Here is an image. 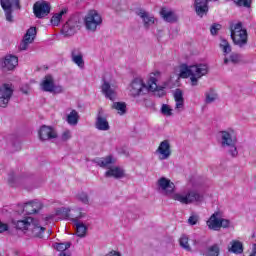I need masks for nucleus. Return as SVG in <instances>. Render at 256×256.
<instances>
[{"instance_id":"25","label":"nucleus","mask_w":256,"mask_h":256,"mask_svg":"<svg viewBox=\"0 0 256 256\" xmlns=\"http://www.w3.org/2000/svg\"><path fill=\"white\" fill-rule=\"evenodd\" d=\"M30 229L32 237H36L39 239L43 238V235L45 233V227L39 226V223H36L35 220L31 222Z\"/></svg>"},{"instance_id":"52","label":"nucleus","mask_w":256,"mask_h":256,"mask_svg":"<svg viewBox=\"0 0 256 256\" xmlns=\"http://www.w3.org/2000/svg\"><path fill=\"white\" fill-rule=\"evenodd\" d=\"M249 256H256V244L253 245L252 252Z\"/></svg>"},{"instance_id":"48","label":"nucleus","mask_w":256,"mask_h":256,"mask_svg":"<svg viewBox=\"0 0 256 256\" xmlns=\"http://www.w3.org/2000/svg\"><path fill=\"white\" fill-rule=\"evenodd\" d=\"M78 199H79V201H82L85 205H87V203H89V196H87V194H85V193L79 194Z\"/></svg>"},{"instance_id":"51","label":"nucleus","mask_w":256,"mask_h":256,"mask_svg":"<svg viewBox=\"0 0 256 256\" xmlns=\"http://www.w3.org/2000/svg\"><path fill=\"white\" fill-rule=\"evenodd\" d=\"M106 256H121V254L115 250L110 251Z\"/></svg>"},{"instance_id":"11","label":"nucleus","mask_w":256,"mask_h":256,"mask_svg":"<svg viewBox=\"0 0 256 256\" xmlns=\"http://www.w3.org/2000/svg\"><path fill=\"white\" fill-rule=\"evenodd\" d=\"M33 13L37 19H43L51 13V4L49 2H36L33 6Z\"/></svg>"},{"instance_id":"15","label":"nucleus","mask_w":256,"mask_h":256,"mask_svg":"<svg viewBox=\"0 0 256 256\" xmlns=\"http://www.w3.org/2000/svg\"><path fill=\"white\" fill-rule=\"evenodd\" d=\"M219 217H221V212H219V211L214 212L210 216V218L206 222L208 229H210L211 231H220L221 230V218H219Z\"/></svg>"},{"instance_id":"55","label":"nucleus","mask_w":256,"mask_h":256,"mask_svg":"<svg viewBox=\"0 0 256 256\" xmlns=\"http://www.w3.org/2000/svg\"><path fill=\"white\" fill-rule=\"evenodd\" d=\"M9 183H10V185H11V183H13V182L11 181V179H9Z\"/></svg>"},{"instance_id":"24","label":"nucleus","mask_w":256,"mask_h":256,"mask_svg":"<svg viewBox=\"0 0 256 256\" xmlns=\"http://www.w3.org/2000/svg\"><path fill=\"white\" fill-rule=\"evenodd\" d=\"M95 127L98 131H109L111 127L109 126V121H107V116H102L101 112H99L96 117Z\"/></svg>"},{"instance_id":"46","label":"nucleus","mask_w":256,"mask_h":256,"mask_svg":"<svg viewBox=\"0 0 256 256\" xmlns=\"http://www.w3.org/2000/svg\"><path fill=\"white\" fill-rule=\"evenodd\" d=\"M231 225V221L228 219L220 218V229H228V227Z\"/></svg>"},{"instance_id":"34","label":"nucleus","mask_w":256,"mask_h":256,"mask_svg":"<svg viewBox=\"0 0 256 256\" xmlns=\"http://www.w3.org/2000/svg\"><path fill=\"white\" fill-rule=\"evenodd\" d=\"M112 109L118 111L119 115H125L127 113V104L125 102H114Z\"/></svg>"},{"instance_id":"54","label":"nucleus","mask_w":256,"mask_h":256,"mask_svg":"<svg viewBox=\"0 0 256 256\" xmlns=\"http://www.w3.org/2000/svg\"><path fill=\"white\" fill-rule=\"evenodd\" d=\"M224 63H225V65H227V63H229V58H225Z\"/></svg>"},{"instance_id":"35","label":"nucleus","mask_w":256,"mask_h":256,"mask_svg":"<svg viewBox=\"0 0 256 256\" xmlns=\"http://www.w3.org/2000/svg\"><path fill=\"white\" fill-rule=\"evenodd\" d=\"M236 7H244L245 9H251L253 0H232Z\"/></svg>"},{"instance_id":"4","label":"nucleus","mask_w":256,"mask_h":256,"mask_svg":"<svg viewBox=\"0 0 256 256\" xmlns=\"http://www.w3.org/2000/svg\"><path fill=\"white\" fill-rule=\"evenodd\" d=\"M79 29H81V22L79 21V17L71 16L63 25L61 33L64 35V37H73V35H75Z\"/></svg>"},{"instance_id":"29","label":"nucleus","mask_w":256,"mask_h":256,"mask_svg":"<svg viewBox=\"0 0 256 256\" xmlns=\"http://www.w3.org/2000/svg\"><path fill=\"white\" fill-rule=\"evenodd\" d=\"M31 223H33L32 217H26L24 220H18L15 223L16 229H19L20 231H27V229H30Z\"/></svg>"},{"instance_id":"9","label":"nucleus","mask_w":256,"mask_h":256,"mask_svg":"<svg viewBox=\"0 0 256 256\" xmlns=\"http://www.w3.org/2000/svg\"><path fill=\"white\" fill-rule=\"evenodd\" d=\"M11 97H13V85L5 83L0 86V107H7Z\"/></svg>"},{"instance_id":"5","label":"nucleus","mask_w":256,"mask_h":256,"mask_svg":"<svg viewBox=\"0 0 256 256\" xmlns=\"http://www.w3.org/2000/svg\"><path fill=\"white\" fill-rule=\"evenodd\" d=\"M0 4L5 12L6 21L13 23V7L21 9V0H0Z\"/></svg>"},{"instance_id":"27","label":"nucleus","mask_w":256,"mask_h":256,"mask_svg":"<svg viewBox=\"0 0 256 256\" xmlns=\"http://www.w3.org/2000/svg\"><path fill=\"white\" fill-rule=\"evenodd\" d=\"M174 100H175V109L179 111L185 107V99L183 98V91L181 89H176L174 93Z\"/></svg>"},{"instance_id":"36","label":"nucleus","mask_w":256,"mask_h":256,"mask_svg":"<svg viewBox=\"0 0 256 256\" xmlns=\"http://www.w3.org/2000/svg\"><path fill=\"white\" fill-rule=\"evenodd\" d=\"M71 209L69 208H58L56 210V215L62 217V219H71Z\"/></svg>"},{"instance_id":"22","label":"nucleus","mask_w":256,"mask_h":256,"mask_svg":"<svg viewBox=\"0 0 256 256\" xmlns=\"http://www.w3.org/2000/svg\"><path fill=\"white\" fill-rule=\"evenodd\" d=\"M71 59L80 69L85 68V60H83V53L80 49L75 48L71 51Z\"/></svg>"},{"instance_id":"43","label":"nucleus","mask_w":256,"mask_h":256,"mask_svg":"<svg viewBox=\"0 0 256 256\" xmlns=\"http://www.w3.org/2000/svg\"><path fill=\"white\" fill-rule=\"evenodd\" d=\"M217 99V93L214 90H210L209 93L206 94V103H213Z\"/></svg>"},{"instance_id":"8","label":"nucleus","mask_w":256,"mask_h":256,"mask_svg":"<svg viewBox=\"0 0 256 256\" xmlns=\"http://www.w3.org/2000/svg\"><path fill=\"white\" fill-rule=\"evenodd\" d=\"M147 91V85L141 78H135L130 84V95L131 97H141L145 95Z\"/></svg>"},{"instance_id":"30","label":"nucleus","mask_w":256,"mask_h":256,"mask_svg":"<svg viewBox=\"0 0 256 256\" xmlns=\"http://www.w3.org/2000/svg\"><path fill=\"white\" fill-rule=\"evenodd\" d=\"M106 177H114L115 179H121L122 177H125V172L119 168H111L105 173Z\"/></svg>"},{"instance_id":"14","label":"nucleus","mask_w":256,"mask_h":256,"mask_svg":"<svg viewBox=\"0 0 256 256\" xmlns=\"http://www.w3.org/2000/svg\"><path fill=\"white\" fill-rule=\"evenodd\" d=\"M76 213H78V215L75 218H72L71 220L73 221V223H75L76 226V235L78 237H85L87 235V226H85V224L79 222V219H81V217H83V212H81V208H78L76 210Z\"/></svg>"},{"instance_id":"49","label":"nucleus","mask_w":256,"mask_h":256,"mask_svg":"<svg viewBox=\"0 0 256 256\" xmlns=\"http://www.w3.org/2000/svg\"><path fill=\"white\" fill-rule=\"evenodd\" d=\"M71 139V131L66 130L62 134V141H69Z\"/></svg>"},{"instance_id":"47","label":"nucleus","mask_w":256,"mask_h":256,"mask_svg":"<svg viewBox=\"0 0 256 256\" xmlns=\"http://www.w3.org/2000/svg\"><path fill=\"white\" fill-rule=\"evenodd\" d=\"M189 225H197L199 223V216L198 215H191L188 218Z\"/></svg>"},{"instance_id":"37","label":"nucleus","mask_w":256,"mask_h":256,"mask_svg":"<svg viewBox=\"0 0 256 256\" xmlns=\"http://www.w3.org/2000/svg\"><path fill=\"white\" fill-rule=\"evenodd\" d=\"M179 244L185 251H191V246L189 245V237L187 235H182L179 239Z\"/></svg>"},{"instance_id":"38","label":"nucleus","mask_w":256,"mask_h":256,"mask_svg":"<svg viewBox=\"0 0 256 256\" xmlns=\"http://www.w3.org/2000/svg\"><path fill=\"white\" fill-rule=\"evenodd\" d=\"M220 48L222 49L224 55H228V53L231 52V44H229V41L225 39L221 40Z\"/></svg>"},{"instance_id":"3","label":"nucleus","mask_w":256,"mask_h":256,"mask_svg":"<svg viewBox=\"0 0 256 256\" xmlns=\"http://www.w3.org/2000/svg\"><path fill=\"white\" fill-rule=\"evenodd\" d=\"M103 23V17L97 10H89L86 16L84 17V25L87 31L95 33L97 27H101Z\"/></svg>"},{"instance_id":"50","label":"nucleus","mask_w":256,"mask_h":256,"mask_svg":"<svg viewBox=\"0 0 256 256\" xmlns=\"http://www.w3.org/2000/svg\"><path fill=\"white\" fill-rule=\"evenodd\" d=\"M5 231H9V225L0 221V233H5Z\"/></svg>"},{"instance_id":"13","label":"nucleus","mask_w":256,"mask_h":256,"mask_svg":"<svg viewBox=\"0 0 256 256\" xmlns=\"http://www.w3.org/2000/svg\"><path fill=\"white\" fill-rule=\"evenodd\" d=\"M161 77V72L155 71L150 74L148 79V90L149 91H161L162 95H165V87L157 85V79Z\"/></svg>"},{"instance_id":"41","label":"nucleus","mask_w":256,"mask_h":256,"mask_svg":"<svg viewBox=\"0 0 256 256\" xmlns=\"http://www.w3.org/2000/svg\"><path fill=\"white\" fill-rule=\"evenodd\" d=\"M162 115H166V117H171L173 115V109L167 104H163L161 107Z\"/></svg>"},{"instance_id":"53","label":"nucleus","mask_w":256,"mask_h":256,"mask_svg":"<svg viewBox=\"0 0 256 256\" xmlns=\"http://www.w3.org/2000/svg\"><path fill=\"white\" fill-rule=\"evenodd\" d=\"M60 256H71V252L67 250L66 252L60 253Z\"/></svg>"},{"instance_id":"39","label":"nucleus","mask_w":256,"mask_h":256,"mask_svg":"<svg viewBox=\"0 0 256 256\" xmlns=\"http://www.w3.org/2000/svg\"><path fill=\"white\" fill-rule=\"evenodd\" d=\"M69 247H71V243L70 242H66V243H56L55 245V249L57 251H59L60 253H65L67 252V249H69Z\"/></svg>"},{"instance_id":"45","label":"nucleus","mask_w":256,"mask_h":256,"mask_svg":"<svg viewBox=\"0 0 256 256\" xmlns=\"http://www.w3.org/2000/svg\"><path fill=\"white\" fill-rule=\"evenodd\" d=\"M231 63H241V55L238 53H232L230 55Z\"/></svg>"},{"instance_id":"33","label":"nucleus","mask_w":256,"mask_h":256,"mask_svg":"<svg viewBox=\"0 0 256 256\" xmlns=\"http://www.w3.org/2000/svg\"><path fill=\"white\" fill-rule=\"evenodd\" d=\"M68 125H77L79 123V112L72 110L66 118Z\"/></svg>"},{"instance_id":"44","label":"nucleus","mask_w":256,"mask_h":256,"mask_svg":"<svg viewBox=\"0 0 256 256\" xmlns=\"http://www.w3.org/2000/svg\"><path fill=\"white\" fill-rule=\"evenodd\" d=\"M219 31H221V24H217V23L212 24V26L210 27L211 35H217Z\"/></svg>"},{"instance_id":"7","label":"nucleus","mask_w":256,"mask_h":256,"mask_svg":"<svg viewBox=\"0 0 256 256\" xmlns=\"http://www.w3.org/2000/svg\"><path fill=\"white\" fill-rule=\"evenodd\" d=\"M222 147H230V155H232V157H237L238 153L237 152V138H233V136H231V134L227 131H222Z\"/></svg>"},{"instance_id":"23","label":"nucleus","mask_w":256,"mask_h":256,"mask_svg":"<svg viewBox=\"0 0 256 256\" xmlns=\"http://www.w3.org/2000/svg\"><path fill=\"white\" fill-rule=\"evenodd\" d=\"M17 65H19V58L15 55H7L4 58L2 67L7 71H13Z\"/></svg>"},{"instance_id":"1","label":"nucleus","mask_w":256,"mask_h":256,"mask_svg":"<svg viewBox=\"0 0 256 256\" xmlns=\"http://www.w3.org/2000/svg\"><path fill=\"white\" fill-rule=\"evenodd\" d=\"M208 68L205 64L187 66V64L180 65V74L181 79H188L190 77L191 85L193 87L197 86V83L201 77L207 75Z\"/></svg>"},{"instance_id":"32","label":"nucleus","mask_w":256,"mask_h":256,"mask_svg":"<svg viewBox=\"0 0 256 256\" xmlns=\"http://www.w3.org/2000/svg\"><path fill=\"white\" fill-rule=\"evenodd\" d=\"M67 11V8H63L59 13H56L52 16L50 21L54 25V27H59L61 19H63V15L67 14Z\"/></svg>"},{"instance_id":"18","label":"nucleus","mask_w":256,"mask_h":256,"mask_svg":"<svg viewBox=\"0 0 256 256\" xmlns=\"http://www.w3.org/2000/svg\"><path fill=\"white\" fill-rule=\"evenodd\" d=\"M195 12L198 17H203L209 13V0H194Z\"/></svg>"},{"instance_id":"12","label":"nucleus","mask_w":256,"mask_h":256,"mask_svg":"<svg viewBox=\"0 0 256 256\" xmlns=\"http://www.w3.org/2000/svg\"><path fill=\"white\" fill-rule=\"evenodd\" d=\"M35 37H37V28L30 27L26 34L24 35L22 42L20 43L19 49L20 51H27L29 45L35 41Z\"/></svg>"},{"instance_id":"42","label":"nucleus","mask_w":256,"mask_h":256,"mask_svg":"<svg viewBox=\"0 0 256 256\" xmlns=\"http://www.w3.org/2000/svg\"><path fill=\"white\" fill-rule=\"evenodd\" d=\"M219 246L214 244L208 248V256H219Z\"/></svg>"},{"instance_id":"19","label":"nucleus","mask_w":256,"mask_h":256,"mask_svg":"<svg viewBox=\"0 0 256 256\" xmlns=\"http://www.w3.org/2000/svg\"><path fill=\"white\" fill-rule=\"evenodd\" d=\"M41 209H43L41 202L31 201L24 205L23 213H25V215H35V213H39Z\"/></svg>"},{"instance_id":"31","label":"nucleus","mask_w":256,"mask_h":256,"mask_svg":"<svg viewBox=\"0 0 256 256\" xmlns=\"http://www.w3.org/2000/svg\"><path fill=\"white\" fill-rule=\"evenodd\" d=\"M228 250L231 253H235V255H241L243 253V243L239 240H234L231 242V247Z\"/></svg>"},{"instance_id":"40","label":"nucleus","mask_w":256,"mask_h":256,"mask_svg":"<svg viewBox=\"0 0 256 256\" xmlns=\"http://www.w3.org/2000/svg\"><path fill=\"white\" fill-rule=\"evenodd\" d=\"M113 163V156H106L98 161V165L100 167H107L108 165H112Z\"/></svg>"},{"instance_id":"6","label":"nucleus","mask_w":256,"mask_h":256,"mask_svg":"<svg viewBox=\"0 0 256 256\" xmlns=\"http://www.w3.org/2000/svg\"><path fill=\"white\" fill-rule=\"evenodd\" d=\"M174 201H179V203H182V205H189L191 203L199 202L201 201L202 197L199 192L192 190L188 191L187 194H174L173 195Z\"/></svg>"},{"instance_id":"28","label":"nucleus","mask_w":256,"mask_h":256,"mask_svg":"<svg viewBox=\"0 0 256 256\" xmlns=\"http://www.w3.org/2000/svg\"><path fill=\"white\" fill-rule=\"evenodd\" d=\"M138 15L141 17V19H143L144 27L146 29H149L150 25L155 24V17L149 16V13H147L145 10H140Z\"/></svg>"},{"instance_id":"20","label":"nucleus","mask_w":256,"mask_h":256,"mask_svg":"<svg viewBox=\"0 0 256 256\" xmlns=\"http://www.w3.org/2000/svg\"><path fill=\"white\" fill-rule=\"evenodd\" d=\"M156 151L159 153L161 160L169 159L171 157V144L169 140L162 141Z\"/></svg>"},{"instance_id":"26","label":"nucleus","mask_w":256,"mask_h":256,"mask_svg":"<svg viewBox=\"0 0 256 256\" xmlns=\"http://www.w3.org/2000/svg\"><path fill=\"white\" fill-rule=\"evenodd\" d=\"M102 93L107 99H110V101H115V90L111 88V84H109V82L104 81L102 84Z\"/></svg>"},{"instance_id":"2","label":"nucleus","mask_w":256,"mask_h":256,"mask_svg":"<svg viewBox=\"0 0 256 256\" xmlns=\"http://www.w3.org/2000/svg\"><path fill=\"white\" fill-rule=\"evenodd\" d=\"M231 39L234 45L243 48L249 43V34L247 29L243 27V22H238L230 26Z\"/></svg>"},{"instance_id":"10","label":"nucleus","mask_w":256,"mask_h":256,"mask_svg":"<svg viewBox=\"0 0 256 256\" xmlns=\"http://www.w3.org/2000/svg\"><path fill=\"white\" fill-rule=\"evenodd\" d=\"M42 90L46 93H63V87L55 86L53 76L46 75L41 83Z\"/></svg>"},{"instance_id":"56","label":"nucleus","mask_w":256,"mask_h":256,"mask_svg":"<svg viewBox=\"0 0 256 256\" xmlns=\"http://www.w3.org/2000/svg\"><path fill=\"white\" fill-rule=\"evenodd\" d=\"M214 1H219V0H214Z\"/></svg>"},{"instance_id":"16","label":"nucleus","mask_w":256,"mask_h":256,"mask_svg":"<svg viewBox=\"0 0 256 256\" xmlns=\"http://www.w3.org/2000/svg\"><path fill=\"white\" fill-rule=\"evenodd\" d=\"M39 139L41 141H47L49 139H57V132L50 127L43 125L38 131Z\"/></svg>"},{"instance_id":"21","label":"nucleus","mask_w":256,"mask_h":256,"mask_svg":"<svg viewBox=\"0 0 256 256\" xmlns=\"http://www.w3.org/2000/svg\"><path fill=\"white\" fill-rule=\"evenodd\" d=\"M160 17L166 22V23H177L178 17L173 10H167V8L162 7L160 10Z\"/></svg>"},{"instance_id":"17","label":"nucleus","mask_w":256,"mask_h":256,"mask_svg":"<svg viewBox=\"0 0 256 256\" xmlns=\"http://www.w3.org/2000/svg\"><path fill=\"white\" fill-rule=\"evenodd\" d=\"M158 186L164 191L165 195H171L175 192V184L165 177L158 180Z\"/></svg>"}]
</instances>
